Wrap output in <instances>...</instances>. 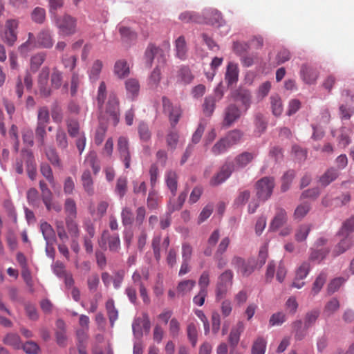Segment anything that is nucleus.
<instances>
[{"label":"nucleus","instance_id":"obj_1","mask_svg":"<svg viewBox=\"0 0 354 354\" xmlns=\"http://www.w3.org/2000/svg\"><path fill=\"white\" fill-rule=\"evenodd\" d=\"M234 273L230 270H225L218 277L216 285V299L221 300L225 298L227 292L233 284Z\"/></svg>","mask_w":354,"mask_h":354},{"label":"nucleus","instance_id":"obj_2","mask_svg":"<svg viewBox=\"0 0 354 354\" xmlns=\"http://www.w3.org/2000/svg\"><path fill=\"white\" fill-rule=\"evenodd\" d=\"M55 25L59 29V34L63 36H68L76 32V19L68 15L55 18Z\"/></svg>","mask_w":354,"mask_h":354},{"label":"nucleus","instance_id":"obj_3","mask_svg":"<svg viewBox=\"0 0 354 354\" xmlns=\"http://www.w3.org/2000/svg\"><path fill=\"white\" fill-rule=\"evenodd\" d=\"M274 187L273 178H260L256 183L257 197L263 201L268 200L272 195Z\"/></svg>","mask_w":354,"mask_h":354},{"label":"nucleus","instance_id":"obj_4","mask_svg":"<svg viewBox=\"0 0 354 354\" xmlns=\"http://www.w3.org/2000/svg\"><path fill=\"white\" fill-rule=\"evenodd\" d=\"M163 111L169 116L171 124L174 127L178 122L182 111L179 106L174 105L170 100L164 96L162 98Z\"/></svg>","mask_w":354,"mask_h":354},{"label":"nucleus","instance_id":"obj_5","mask_svg":"<svg viewBox=\"0 0 354 354\" xmlns=\"http://www.w3.org/2000/svg\"><path fill=\"white\" fill-rule=\"evenodd\" d=\"M119 100L115 93H111L106 104L105 113L113 120L115 125L119 122Z\"/></svg>","mask_w":354,"mask_h":354},{"label":"nucleus","instance_id":"obj_6","mask_svg":"<svg viewBox=\"0 0 354 354\" xmlns=\"http://www.w3.org/2000/svg\"><path fill=\"white\" fill-rule=\"evenodd\" d=\"M49 75V68L44 66L41 68L37 77V86L40 94L43 97H48L51 94V88L48 85Z\"/></svg>","mask_w":354,"mask_h":354},{"label":"nucleus","instance_id":"obj_7","mask_svg":"<svg viewBox=\"0 0 354 354\" xmlns=\"http://www.w3.org/2000/svg\"><path fill=\"white\" fill-rule=\"evenodd\" d=\"M117 151L120 154V159L124 164L125 168L130 167L131 155L129 151V144L127 138L120 136L117 142Z\"/></svg>","mask_w":354,"mask_h":354},{"label":"nucleus","instance_id":"obj_8","mask_svg":"<svg viewBox=\"0 0 354 354\" xmlns=\"http://www.w3.org/2000/svg\"><path fill=\"white\" fill-rule=\"evenodd\" d=\"M18 21L15 19H8L6 22V30L4 33L5 41L9 46H13L17 39Z\"/></svg>","mask_w":354,"mask_h":354},{"label":"nucleus","instance_id":"obj_9","mask_svg":"<svg viewBox=\"0 0 354 354\" xmlns=\"http://www.w3.org/2000/svg\"><path fill=\"white\" fill-rule=\"evenodd\" d=\"M108 242L109 249L112 252H118L120 248V240L118 234H110L108 230H104L102 234L100 245H106Z\"/></svg>","mask_w":354,"mask_h":354},{"label":"nucleus","instance_id":"obj_10","mask_svg":"<svg viewBox=\"0 0 354 354\" xmlns=\"http://www.w3.org/2000/svg\"><path fill=\"white\" fill-rule=\"evenodd\" d=\"M241 110L237 106L233 104H230L224 111L223 125L230 127L241 117Z\"/></svg>","mask_w":354,"mask_h":354},{"label":"nucleus","instance_id":"obj_11","mask_svg":"<svg viewBox=\"0 0 354 354\" xmlns=\"http://www.w3.org/2000/svg\"><path fill=\"white\" fill-rule=\"evenodd\" d=\"M21 156L26 161L28 177H35L37 173V167L33 153L30 149H22Z\"/></svg>","mask_w":354,"mask_h":354},{"label":"nucleus","instance_id":"obj_12","mask_svg":"<svg viewBox=\"0 0 354 354\" xmlns=\"http://www.w3.org/2000/svg\"><path fill=\"white\" fill-rule=\"evenodd\" d=\"M38 48H50L53 47L54 40L51 32L48 29L41 30L37 35L35 40Z\"/></svg>","mask_w":354,"mask_h":354},{"label":"nucleus","instance_id":"obj_13","mask_svg":"<svg viewBox=\"0 0 354 354\" xmlns=\"http://www.w3.org/2000/svg\"><path fill=\"white\" fill-rule=\"evenodd\" d=\"M287 221L288 216L286 210L279 207L276 209L275 215L270 223V229L272 231H277L284 226Z\"/></svg>","mask_w":354,"mask_h":354},{"label":"nucleus","instance_id":"obj_14","mask_svg":"<svg viewBox=\"0 0 354 354\" xmlns=\"http://www.w3.org/2000/svg\"><path fill=\"white\" fill-rule=\"evenodd\" d=\"M300 75L301 79L305 83L312 84L316 82L319 76V73L316 69L304 64L301 66Z\"/></svg>","mask_w":354,"mask_h":354},{"label":"nucleus","instance_id":"obj_15","mask_svg":"<svg viewBox=\"0 0 354 354\" xmlns=\"http://www.w3.org/2000/svg\"><path fill=\"white\" fill-rule=\"evenodd\" d=\"M244 329L245 325L241 321L238 322L236 325L232 328L228 337V342L232 347L234 348L238 345L241 335Z\"/></svg>","mask_w":354,"mask_h":354},{"label":"nucleus","instance_id":"obj_16","mask_svg":"<svg viewBox=\"0 0 354 354\" xmlns=\"http://www.w3.org/2000/svg\"><path fill=\"white\" fill-rule=\"evenodd\" d=\"M35 48H38L35 41V37L33 33L28 32L27 41L19 46L18 51L21 55L26 57Z\"/></svg>","mask_w":354,"mask_h":354},{"label":"nucleus","instance_id":"obj_17","mask_svg":"<svg viewBox=\"0 0 354 354\" xmlns=\"http://www.w3.org/2000/svg\"><path fill=\"white\" fill-rule=\"evenodd\" d=\"M114 74L120 79H123L129 75L130 71L127 62L124 59L118 60L113 68Z\"/></svg>","mask_w":354,"mask_h":354},{"label":"nucleus","instance_id":"obj_18","mask_svg":"<svg viewBox=\"0 0 354 354\" xmlns=\"http://www.w3.org/2000/svg\"><path fill=\"white\" fill-rule=\"evenodd\" d=\"M46 59L45 52H39L31 56L30 59V70L32 73H36Z\"/></svg>","mask_w":354,"mask_h":354},{"label":"nucleus","instance_id":"obj_19","mask_svg":"<svg viewBox=\"0 0 354 354\" xmlns=\"http://www.w3.org/2000/svg\"><path fill=\"white\" fill-rule=\"evenodd\" d=\"M234 100L241 102L247 110L250 106L251 94L248 90L239 88L236 90L234 95Z\"/></svg>","mask_w":354,"mask_h":354},{"label":"nucleus","instance_id":"obj_20","mask_svg":"<svg viewBox=\"0 0 354 354\" xmlns=\"http://www.w3.org/2000/svg\"><path fill=\"white\" fill-rule=\"evenodd\" d=\"M239 69L237 64L229 63L227 67L225 79L228 86L232 85L238 81Z\"/></svg>","mask_w":354,"mask_h":354},{"label":"nucleus","instance_id":"obj_21","mask_svg":"<svg viewBox=\"0 0 354 354\" xmlns=\"http://www.w3.org/2000/svg\"><path fill=\"white\" fill-rule=\"evenodd\" d=\"M40 230L47 244H53L55 241V232L49 223L47 222L41 223Z\"/></svg>","mask_w":354,"mask_h":354},{"label":"nucleus","instance_id":"obj_22","mask_svg":"<svg viewBox=\"0 0 354 354\" xmlns=\"http://www.w3.org/2000/svg\"><path fill=\"white\" fill-rule=\"evenodd\" d=\"M179 19L185 23L203 24L205 18L194 12L186 11L181 13Z\"/></svg>","mask_w":354,"mask_h":354},{"label":"nucleus","instance_id":"obj_23","mask_svg":"<svg viewBox=\"0 0 354 354\" xmlns=\"http://www.w3.org/2000/svg\"><path fill=\"white\" fill-rule=\"evenodd\" d=\"M124 84L128 95L134 98L138 95L140 84L138 80L135 78H129L125 81Z\"/></svg>","mask_w":354,"mask_h":354},{"label":"nucleus","instance_id":"obj_24","mask_svg":"<svg viewBox=\"0 0 354 354\" xmlns=\"http://www.w3.org/2000/svg\"><path fill=\"white\" fill-rule=\"evenodd\" d=\"M255 154L253 153L245 151L235 158V164L236 167H245L254 158Z\"/></svg>","mask_w":354,"mask_h":354},{"label":"nucleus","instance_id":"obj_25","mask_svg":"<svg viewBox=\"0 0 354 354\" xmlns=\"http://www.w3.org/2000/svg\"><path fill=\"white\" fill-rule=\"evenodd\" d=\"M354 232V216L346 219L342 224L338 232V234L342 237L351 238L350 234Z\"/></svg>","mask_w":354,"mask_h":354},{"label":"nucleus","instance_id":"obj_26","mask_svg":"<svg viewBox=\"0 0 354 354\" xmlns=\"http://www.w3.org/2000/svg\"><path fill=\"white\" fill-rule=\"evenodd\" d=\"M194 79L190 69L187 66H182L178 71L177 80L184 84H190Z\"/></svg>","mask_w":354,"mask_h":354},{"label":"nucleus","instance_id":"obj_27","mask_svg":"<svg viewBox=\"0 0 354 354\" xmlns=\"http://www.w3.org/2000/svg\"><path fill=\"white\" fill-rule=\"evenodd\" d=\"M272 114L277 117L281 115L283 107L281 97L278 95H272L270 97Z\"/></svg>","mask_w":354,"mask_h":354},{"label":"nucleus","instance_id":"obj_28","mask_svg":"<svg viewBox=\"0 0 354 354\" xmlns=\"http://www.w3.org/2000/svg\"><path fill=\"white\" fill-rule=\"evenodd\" d=\"M42 200L48 211L53 209L57 212H59L62 210V205L59 202L53 201L51 192L46 191L44 198Z\"/></svg>","mask_w":354,"mask_h":354},{"label":"nucleus","instance_id":"obj_29","mask_svg":"<svg viewBox=\"0 0 354 354\" xmlns=\"http://www.w3.org/2000/svg\"><path fill=\"white\" fill-rule=\"evenodd\" d=\"M267 342L263 337H257L252 345L251 354H265Z\"/></svg>","mask_w":354,"mask_h":354},{"label":"nucleus","instance_id":"obj_30","mask_svg":"<svg viewBox=\"0 0 354 354\" xmlns=\"http://www.w3.org/2000/svg\"><path fill=\"white\" fill-rule=\"evenodd\" d=\"M243 135V132L241 131L240 130L234 129L229 131L223 138L227 142L230 147H232V146L238 144L241 141Z\"/></svg>","mask_w":354,"mask_h":354},{"label":"nucleus","instance_id":"obj_31","mask_svg":"<svg viewBox=\"0 0 354 354\" xmlns=\"http://www.w3.org/2000/svg\"><path fill=\"white\" fill-rule=\"evenodd\" d=\"M196 286V281L193 279H185L180 281L176 287L177 292L185 295L189 293Z\"/></svg>","mask_w":354,"mask_h":354},{"label":"nucleus","instance_id":"obj_32","mask_svg":"<svg viewBox=\"0 0 354 354\" xmlns=\"http://www.w3.org/2000/svg\"><path fill=\"white\" fill-rule=\"evenodd\" d=\"M102 67L103 62L101 60L96 59L94 61L88 72L89 78L92 82H95L99 79Z\"/></svg>","mask_w":354,"mask_h":354},{"label":"nucleus","instance_id":"obj_33","mask_svg":"<svg viewBox=\"0 0 354 354\" xmlns=\"http://www.w3.org/2000/svg\"><path fill=\"white\" fill-rule=\"evenodd\" d=\"M327 277V273L324 271L321 272L320 274L317 277L314 283H313L311 290V293L313 295H317L322 290V287L326 281Z\"/></svg>","mask_w":354,"mask_h":354},{"label":"nucleus","instance_id":"obj_34","mask_svg":"<svg viewBox=\"0 0 354 354\" xmlns=\"http://www.w3.org/2000/svg\"><path fill=\"white\" fill-rule=\"evenodd\" d=\"M63 81V73L59 71L57 67L52 69L50 75V86L55 89H58L61 87Z\"/></svg>","mask_w":354,"mask_h":354},{"label":"nucleus","instance_id":"obj_35","mask_svg":"<svg viewBox=\"0 0 354 354\" xmlns=\"http://www.w3.org/2000/svg\"><path fill=\"white\" fill-rule=\"evenodd\" d=\"M67 131L72 138L77 137L80 134L84 133L80 131L79 122L75 119H68L66 120Z\"/></svg>","mask_w":354,"mask_h":354},{"label":"nucleus","instance_id":"obj_36","mask_svg":"<svg viewBox=\"0 0 354 354\" xmlns=\"http://www.w3.org/2000/svg\"><path fill=\"white\" fill-rule=\"evenodd\" d=\"M64 212L66 218H76L77 207L75 201L71 198H66L64 203Z\"/></svg>","mask_w":354,"mask_h":354},{"label":"nucleus","instance_id":"obj_37","mask_svg":"<svg viewBox=\"0 0 354 354\" xmlns=\"http://www.w3.org/2000/svg\"><path fill=\"white\" fill-rule=\"evenodd\" d=\"M66 225L68 234L72 238L78 239L80 234V230L79 226L75 221V218L71 219L70 218H66Z\"/></svg>","mask_w":354,"mask_h":354},{"label":"nucleus","instance_id":"obj_38","mask_svg":"<svg viewBox=\"0 0 354 354\" xmlns=\"http://www.w3.org/2000/svg\"><path fill=\"white\" fill-rule=\"evenodd\" d=\"M205 24H210L212 25L221 26L223 21L221 13L217 10H213L211 12L205 14Z\"/></svg>","mask_w":354,"mask_h":354},{"label":"nucleus","instance_id":"obj_39","mask_svg":"<svg viewBox=\"0 0 354 354\" xmlns=\"http://www.w3.org/2000/svg\"><path fill=\"white\" fill-rule=\"evenodd\" d=\"M106 310L111 323V326H113L114 322L118 319V312L115 307L114 301L112 299H109L106 302Z\"/></svg>","mask_w":354,"mask_h":354},{"label":"nucleus","instance_id":"obj_40","mask_svg":"<svg viewBox=\"0 0 354 354\" xmlns=\"http://www.w3.org/2000/svg\"><path fill=\"white\" fill-rule=\"evenodd\" d=\"M230 148V147L228 145L227 142L223 137L213 145V147L211 149V152L214 156H218L226 152Z\"/></svg>","mask_w":354,"mask_h":354},{"label":"nucleus","instance_id":"obj_41","mask_svg":"<svg viewBox=\"0 0 354 354\" xmlns=\"http://www.w3.org/2000/svg\"><path fill=\"white\" fill-rule=\"evenodd\" d=\"M216 100L214 97L207 96L203 104V111L206 116H211L214 111Z\"/></svg>","mask_w":354,"mask_h":354},{"label":"nucleus","instance_id":"obj_42","mask_svg":"<svg viewBox=\"0 0 354 354\" xmlns=\"http://www.w3.org/2000/svg\"><path fill=\"white\" fill-rule=\"evenodd\" d=\"M106 98V86L104 82H101L100 83L97 94L96 97V100L97 103V106L100 110L102 111L104 107V101Z\"/></svg>","mask_w":354,"mask_h":354},{"label":"nucleus","instance_id":"obj_43","mask_svg":"<svg viewBox=\"0 0 354 354\" xmlns=\"http://www.w3.org/2000/svg\"><path fill=\"white\" fill-rule=\"evenodd\" d=\"M50 122V114L47 106H41L38 109L37 124L45 125Z\"/></svg>","mask_w":354,"mask_h":354},{"label":"nucleus","instance_id":"obj_44","mask_svg":"<svg viewBox=\"0 0 354 354\" xmlns=\"http://www.w3.org/2000/svg\"><path fill=\"white\" fill-rule=\"evenodd\" d=\"M107 130V125L100 120L99 127L96 129L94 142L97 145H100L104 138Z\"/></svg>","mask_w":354,"mask_h":354},{"label":"nucleus","instance_id":"obj_45","mask_svg":"<svg viewBox=\"0 0 354 354\" xmlns=\"http://www.w3.org/2000/svg\"><path fill=\"white\" fill-rule=\"evenodd\" d=\"M311 230V226L308 224L300 225L296 230L295 238L298 242L304 241L306 239L308 234Z\"/></svg>","mask_w":354,"mask_h":354},{"label":"nucleus","instance_id":"obj_46","mask_svg":"<svg viewBox=\"0 0 354 354\" xmlns=\"http://www.w3.org/2000/svg\"><path fill=\"white\" fill-rule=\"evenodd\" d=\"M176 55L178 58L180 59H185L187 53V46L185 39L183 36H180L176 40Z\"/></svg>","mask_w":354,"mask_h":354},{"label":"nucleus","instance_id":"obj_47","mask_svg":"<svg viewBox=\"0 0 354 354\" xmlns=\"http://www.w3.org/2000/svg\"><path fill=\"white\" fill-rule=\"evenodd\" d=\"M121 220L124 226H130L134 221V216L130 207H125L121 212Z\"/></svg>","mask_w":354,"mask_h":354},{"label":"nucleus","instance_id":"obj_48","mask_svg":"<svg viewBox=\"0 0 354 354\" xmlns=\"http://www.w3.org/2000/svg\"><path fill=\"white\" fill-rule=\"evenodd\" d=\"M56 142L58 147L66 149L68 147L67 136L62 127H58L56 131Z\"/></svg>","mask_w":354,"mask_h":354},{"label":"nucleus","instance_id":"obj_49","mask_svg":"<svg viewBox=\"0 0 354 354\" xmlns=\"http://www.w3.org/2000/svg\"><path fill=\"white\" fill-rule=\"evenodd\" d=\"M160 51V49L153 44H150L145 53L147 64L151 66L152 65L154 57Z\"/></svg>","mask_w":354,"mask_h":354},{"label":"nucleus","instance_id":"obj_50","mask_svg":"<svg viewBox=\"0 0 354 354\" xmlns=\"http://www.w3.org/2000/svg\"><path fill=\"white\" fill-rule=\"evenodd\" d=\"M161 80V71L158 67H156L151 72L148 84L151 88H156L159 85Z\"/></svg>","mask_w":354,"mask_h":354},{"label":"nucleus","instance_id":"obj_51","mask_svg":"<svg viewBox=\"0 0 354 354\" xmlns=\"http://www.w3.org/2000/svg\"><path fill=\"white\" fill-rule=\"evenodd\" d=\"M57 326L59 330L56 332V341L59 346H64L66 341V335L64 330V323L62 320H58L57 322Z\"/></svg>","mask_w":354,"mask_h":354},{"label":"nucleus","instance_id":"obj_52","mask_svg":"<svg viewBox=\"0 0 354 354\" xmlns=\"http://www.w3.org/2000/svg\"><path fill=\"white\" fill-rule=\"evenodd\" d=\"M187 334L193 347H195L198 339L197 326L194 323H189L187 328Z\"/></svg>","mask_w":354,"mask_h":354},{"label":"nucleus","instance_id":"obj_53","mask_svg":"<svg viewBox=\"0 0 354 354\" xmlns=\"http://www.w3.org/2000/svg\"><path fill=\"white\" fill-rule=\"evenodd\" d=\"M118 30L122 39L126 41H134L137 37V34L129 28L121 26Z\"/></svg>","mask_w":354,"mask_h":354},{"label":"nucleus","instance_id":"obj_54","mask_svg":"<svg viewBox=\"0 0 354 354\" xmlns=\"http://www.w3.org/2000/svg\"><path fill=\"white\" fill-rule=\"evenodd\" d=\"M236 167L233 162H226L222 167L216 177H230L232 172L236 169Z\"/></svg>","mask_w":354,"mask_h":354},{"label":"nucleus","instance_id":"obj_55","mask_svg":"<svg viewBox=\"0 0 354 354\" xmlns=\"http://www.w3.org/2000/svg\"><path fill=\"white\" fill-rule=\"evenodd\" d=\"M352 243V238L343 237L335 247V252H336V254L339 255L346 251L351 246Z\"/></svg>","mask_w":354,"mask_h":354},{"label":"nucleus","instance_id":"obj_56","mask_svg":"<svg viewBox=\"0 0 354 354\" xmlns=\"http://www.w3.org/2000/svg\"><path fill=\"white\" fill-rule=\"evenodd\" d=\"M310 270V266L308 262H303L296 271L295 277L297 280H303L308 274Z\"/></svg>","mask_w":354,"mask_h":354},{"label":"nucleus","instance_id":"obj_57","mask_svg":"<svg viewBox=\"0 0 354 354\" xmlns=\"http://www.w3.org/2000/svg\"><path fill=\"white\" fill-rule=\"evenodd\" d=\"M339 308V302L336 298H333L328 301L324 307V313L327 316H330Z\"/></svg>","mask_w":354,"mask_h":354},{"label":"nucleus","instance_id":"obj_58","mask_svg":"<svg viewBox=\"0 0 354 354\" xmlns=\"http://www.w3.org/2000/svg\"><path fill=\"white\" fill-rule=\"evenodd\" d=\"M6 344L13 346L16 348H19L21 346V339L17 334L9 333L3 339Z\"/></svg>","mask_w":354,"mask_h":354},{"label":"nucleus","instance_id":"obj_59","mask_svg":"<svg viewBox=\"0 0 354 354\" xmlns=\"http://www.w3.org/2000/svg\"><path fill=\"white\" fill-rule=\"evenodd\" d=\"M46 155L47 158L53 165L58 167H61V161L55 149L48 147L46 151Z\"/></svg>","mask_w":354,"mask_h":354},{"label":"nucleus","instance_id":"obj_60","mask_svg":"<svg viewBox=\"0 0 354 354\" xmlns=\"http://www.w3.org/2000/svg\"><path fill=\"white\" fill-rule=\"evenodd\" d=\"M310 209V204L307 202L303 203L297 207L294 216L295 218L301 219L308 213Z\"/></svg>","mask_w":354,"mask_h":354},{"label":"nucleus","instance_id":"obj_61","mask_svg":"<svg viewBox=\"0 0 354 354\" xmlns=\"http://www.w3.org/2000/svg\"><path fill=\"white\" fill-rule=\"evenodd\" d=\"M214 210V205L213 203H208L206 205L202 211L201 212L198 218V223L201 224L206 221L212 214Z\"/></svg>","mask_w":354,"mask_h":354},{"label":"nucleus","instance_id":"obj_62","mask_svg":"<svg viewBox=\"0 0 354 354\" xmlns=\"http://www.w3.org/2000/svg\"><path fill=\"white\" fill-rule=\"evenodd\" d=\"M292 152L295 156V158L298 162H303L307 158V150L306 149H303L299 145H293L292 147Z\"/></svg>","mask_w":354,"mask_h":354},{"label":"nucleus","instance_id":"obj_63","mask_svg":"<svg viewBox=\"0 0 354 354\" xmlns=\"http://www.w3.org/2000/svg\"><path fill=\"white\" fill-rule=\"evenodd\" d=\"M46 127L47 126L45 125L37 124L35 128L36 138L41 146H44L45 145V139L47 136V133L46 131Z\"/></svg>","mask_w":354,"mask_h":354},{"label":"nucleus","instance_id":"obj_64","mask_svg":"<svg viewBox=\"0 0 354 354\" xmlns=\"http://www.w3.org/2000/svg\"><path fill=\"white\" fill-rule=\"evenodd\" d=\"M179 136L177 132L171 131L167 135L166 142L167 145L171 150H174L176 148L178 142Z\"/></svg>","mask_w":354,"mask_h":354}]
</instances>
